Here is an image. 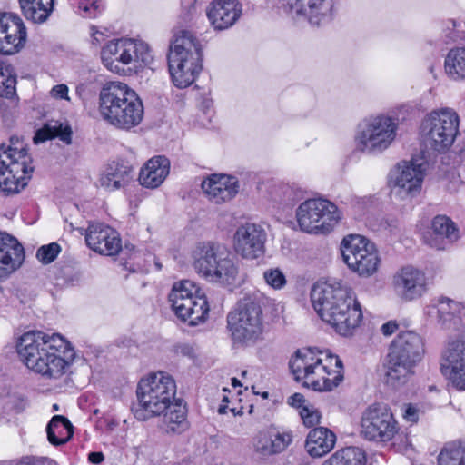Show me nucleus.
Segmentation results:
<instances>
[{
  "mask_svg": "<svg viewBox=\"0 0 465 465\" xmlns=\"http://www.w3.org/2000/svg\"><path fill=\"white\" fill-rule=\"evenodd\" d=\"M348 308L341 309V317L337 322L336 331L341 335L347 336L351 335L353 331L359 327L362 320L361 307L354 292L351 290L347 302Z\"/></svg>",
  "mask_w": 465,
  "mask_h": 465,
  "instance_id": "34",
  "label": "nucleus"
},
{
  "mask_svg": "<svg viewBox=\"0 0 465 465\" xmlns=\"http://www.w3.org/2000/svg\"><path fill=\"white\" fill-rule=\"evenodd\" d=\"M229 394H230V391L224 388L223 395V399H222L223 403L220 405L219 410H218L219 413H226L227 409H229L228 405L226 404L230 401Z\"/></svg>",
  "mask_w": 465,
  "mask_h": 465,
  "instance_id": "54",
  "label": "nucleus"
},
{
  "mask_svg": "<svg viewBox=\"0 0 465 465\" xmlns=\"http://www.w3.org/2000/svg\"><path fill=\"white\" fill-rule=\"evenodd\" d=\"M437 461L438 465H460V442L445 444L438 455Z\"/></svg>",
  "mask_w": 465,
  "mask_h": 465,
  "instance_id": "44",
  "label": "nucleus"
},
{
  "mask_svg": "<svg viewBox=\"0 0 465 465\" xmlns=\"http://www.w3.org/2000/svg\"><path fill=\"white\" fill-rule=\"evenodd\" d=\"M397 123L391 117L377 116L368 123L357 135V147L361 151H383L396 135Z\"/></svg>",
  "mask_w": 465,
  "mask_h": 465,
  "instance_id": "17",
  "label": "nucleus"
},
{
  "mask_svg": "<svg viewBox=\"0 0 465 465\" xmlns=\"http://www.w3.org/2000/svg\"><path fill=\"white\" fill-rule=\"evenodd\" d=\"M266 232L258 224L245 223L239 226L233 235V248L244 259L253 260L264 252Z\"/></svg>",
  "mask_w": 465,
  "mask_h": 465,
  "instance_id": "19",
  "label": "nucleus"
},
{
  "mask_svg": "<svg viewBox=\"0 0 465 465\" xmlns=\"http://www.w3.org/2000/svg\"><path fill=\"white\" fill-rule=\"evenodd\" d=\"M232 384L233 387H237V386L241 385L240 381L236 378L232 379Z\"/></svg>",
  "mask_w": 465,
  "mask_h": 465,
  "instance_id": "57",
  "label": "nucleus"
},
{
  "mask_svg": "<svg viewBox=\"0 0 465 465\" xmlns=\"http://www.w3.org/2000/svg\"><path fill=\"white\" fill-rule=\"evenodd\" d=\"M341 252L348 268L361 277H370L381 264L379 252L373 242L360 234H349L341 243Z\"/></svg>",
  "mask_w": 465,
  "mask_h": 465,
  "instance_id": "13",
  "label": "nucleus"
},
{
  "mask_svg": "<svg viewBox=\"0 0 465 465\" xmlns=\"http://www.w3.org/2000/svg\"><path fill=\"white\" fill-rule=\"evenodd\" d=\"M85 242L90 249L104 255H114L122 248L119 233L101 223L89 224L85 232Z\"/></svg>",
  "mask_w": 465,
  "mask_h": 465,
  "instance_id": "23",
  "label": "nucleus"
},
{
  "mask_svg": "<svg viewBox=\"0 0 465 465\" xmlns=\"http://www.w3.org/2000/svg\"><path fill=\"white\" fill-rule=\"evenodd\" d=\"M17 353L25 366L49 379L64 375L74 357L70 342L61 334L31 331L17 343Z\"/></svg>",
  "mask_w": 465,
  "mask_h": 465,
  "instance_id": "1",
  "label": "nucleus"
},
{
  "mask_svg": "<svg viewBox=\"0 0 465 465\" xmlns=\"http://www.w3.org/2000/svg\"><path fill=\"white\" fill-rule=\"evenodd\" d=\"M448 22H449V24H451V25H452L453 29H455V28L458 26V25H457L456 21H455V20H453V19H450V20H449ZM460 25H459V26H460Z\"/></svg>",
  "mask_w": 465,
  "mask_h": 465,
  "instance_id": "58",
  "label": "nucleus"
},
{
  "mask_svg": "<svg viewBox=\"0 0 465 465\" xmlns=\"http://www.w3.org/2000/svg\"><path fill=\"white\" fill-rule=\"evenodd\" d=\"M101 58L108 70L117 74L124 72L125 65L137 68L153 59L147 44L132 39L111 41L102 49Z\"/></svg>",
  "mask_w": 465,
  "mask_h": 465,
  "instance_id": "12",
  "label": "nucleus"
},
{
  "mask_svg": "<svg viewBox=\"0 0 465 465\" xmlns=\"http://www.w3.org/2000/svg\"><path fill=\"white\" fill-rule=\"evenodd\" d=\"M230 411H231L233 414H235V409H234V408H231V409H230Z\"/></svg>",
  "mask_w": 465,
  "mask_h": 465,
  "instance_id": "59",
  "label": "nucleus"
},
{
  "mask_svg": "<svg viewBox=\"0 0 465 465\" xmlns=\"http://www.w3.org/2000/svg\"><path fill=\"white\" fill-rule=\"evenodd\" d=\"M133 177V167L127 163H113L101 178V184L109 191L125 186Z\"/></svg>",
  "mask_w": 465,
  "mask_h": 465,
  "instance_id": "35",
  "label": "nucleus"
},
{
  "mask_svg": "<svg viewBox=\"0 0 465 465\" xmlns=\"http://www.w3.org/2000/svg\"><path fill=\"white\" fill-rule=\"evenodd\" d=\"M60 246L56 242L44 245L37 250L36 257L43 263L52 262L60 252Z\"/></svg>",
  "mask_w": 465,
  "mask_h": 465,
  "instance_id": "47",
  "label": "nucleus"
},
{
  "mask_svg": "<svg viewBox=\"0 0 465 465\" xmlns=\"http://www.w3.org/2000/svg\"><path fill=\"white\" fill-rule=\"evenodd\" d=\"M336 435L324 427L312 430L306 438L305 449L312 458H321L335 446Z\"/></svg>",
  "mask_w": 465,
  "mask_h": 465,
  "instance_id": "33",
  "label": "nucleus"
},
{
  "mask_svg": "<svg viewBox=\"0 0 465 465\" xmlns=\"http://www.w3.org/2000/svg\"><path fill=\"white\" fill-rule=\"evenodd\" d=\"M351 289L341 283H317L311 292L312 306L322 321L337 330V322L341 320V309H347L346 303Z\"/></svg>",
  "mask_w": 465,
  "mask_h": 465,
  "instance_id": "15",
  "label": "nucleus"
},
{
  "mask_svg": "<svg viewBox=\"0 0 465 465\" xmlns=\"http://www.w3.org/2000/svg\"><path fill=\"white\" fill-rule=\"evenodd\" d=\"M137 407L134 415L138 420L161 416L164 410L179 400L176 397V383L164 372H157L141 379L136 389Z\"/></svg>",
  "mask_w": 465,
  "mask_h": 465,
  "instance_id": "6",
  "label": "nucleus"
},
{
  "mask_svg": "<svg viewBox=\"0 0 465 465\" xmlns=\"http://www.w3.org/2000/svg\"><path fill=\"white\" fill-rule=\"evenodd\" d=\"M227 328L234 344L250 347L262 341L265 323L260 302L250 297L240 300L227 315Z\"/></svg>",
  "mask_w": 465,
  "mask_h": 465,
  "instance_id": "10",
  "label": "nucleus"
},
{
  "mask_svg": "<svg viewBox=\"0 0 465 465\" xmlns=\"http://www.w3.org/2000/svg\"><path fill=\"white\" fill-rule=\"evenodd\" d=\"M26 40V28L17 15H0V53L12 54L18 52Z\"/></svg>",
  "mask_w": 465,
  "mask_h": 465,
  "instance_id": "22",
  "label": "nucleus"
},
{
  "mask_svg": "<svg viewBox=\"0 0 465 465\" xmlns=\"http://www.w3.org/2000/svg\"><path fill=\"white\" fill-rule=\"evenodd\" d=\"M295 381L318 391H331L344 379V367L338 355L311 348L298 350L290 360Z\"/></svg>",
  "mask_w": 465,
  "mask_h": 465,
  "instance_id": "2",
  "label": "nucleus"
},
{
  "mask_svg": "<svg viewBox=\"0 0 465 465\" xmlns=\"http://www.w3.org/2000/svg\"><path fill=\"white\" fill-rule=\"evenodd\" d=\"M198 288L191 281H182L175 283L169 294V301L171 304L175 303V301L183 302L188 298L197 297Z\"/></svg>",
  "mask_w": 465,
  "mask_h": 465,
  "instance_id": "43",
  "label": "nucleus"
},
{
  "mask_svg": "<svg viewBox=\"0 0 465 465\" xmlns=\"http://www.w3.org/2000/svg\"><path fill=\"white\" fill-rule=\"evenodd\" d=\"M296 218L302 231L327 234L338 224L341 213L333 203L326 199H309L299 205Z\"/></svg>",
  "mask_w": 465,
  "mask_h": 465,
  "instance_id": "11",
  "label": "nucleus"
},
{
  "mask_svg": "<svg viewBox=\"0 0 465 465\" xmlns=\"http://www.w3.org/2000/svg\"><path fill=\"white\" fill-rule=\"evenodd\" d=\"M263 279L265 282L274 290L282 289L287 280L284 273L279 268H270L264 271Z\"/></svg>",
  "mask_w": 465,
  "mask_h": 465,
  "instance_id": "45",
  "label": "nucleus"
},
{
  "mask_svg": "<svg viewBox=\"0 0 465 465\" xmlns=\"http://www.w3.org/2000/svg\"><path fill=\"white\" fill-rule=\"evenodd\" d=\"M202 47L190 32L183 31L170 45L168 66L172 80L178 88L192 84L202 70Z\"/></svg>",
  "mask_w": 465,
  "mask_h": 465,
  "instance_id": "8",
  "label": "nucleus"
},
{
  "mask_svg": "<svg viewBox=\"0 0 465 465\" xmlns=\"http://www.w3.org/2000/svg\"><path fill=\"white\" fill-rule=\"evenodd\" d=\"M0 465H55V463L48 458L26 456L18 460L1 462Z\"/></svg>",
  "mask_w": 465,
  "mask_h": 465,
  "instance_id": "48",
  "label": "nucleus"
},
{
  "mask_svg": "<svg viewBox=\"0 0 465 465\" xmlns=\"http://www.w3.org/2000/svg\"><path fill=\"white\" fill-rule=\"evenodd\" d=\"M300 416L306 427H313L320 423L321 413L312 404H305L300 411Z\"/></svg>",
  "mask_w": 465,
  "mask_h": 465,
  "instance_id": "46",
  "label": "nucleus"
},
{
  "mask_svg": "<svg viewBox=\"0 0 465 465\" xmlns=\"http://www.w3.org/2000/svg\"><path fill=\"white\" fill-rule=\"evenodd\" d=\"M431 231L430 235L426 237V242L438 250L445 249L448 243L455 242L459 237L454 223L444 215H438L433 219Z\"/></svg>",
  "mask_w": 465,
  "mask_h": 465,
  "instance_id": "32",
  "label": "nucleus"
},
{
  "mask_svg": "<svg viewBox=\"0 0 465 465\" xmlns=\"http://www.w3.org/2000/svg\"><path fill=\"white\" fill-rule=\"evenodd\" d=\"M16 76L14 68L0 61V96L11 98L15 94Z\"/></svg>",
  "mask_w": 465,
  "mask_h": 465,
  "instance_id": "41",
  "label": "nucleus"
},
{
  "mask_svg": "<svg viewBox=\"0 0 465 465\" xmlns=\"http://www.w3.org/2000/svg\"><path fill=\"white\" fill-rule=\"evenodd\" d=\"M242 15L236 0H213L207 8V17L216 30H224L235 24Z\"/></svg>",
  "mask_w": 465,
  "mask_h": 465,
  "instance_id": "28",
  "label": "nucleus"
},
{
  "mask_svg": "<svg viewBox=\"0 0 465 465\" xmlns=\"http://www.w3.org/2000/svg\"><path fill=\"white\" fill-rule=\"evenodd\" d=\"M25 251L17 239L0 232V277H6L23 263Z\"/></svg>",
  "mask_w": 465,
  "mask_h": 465,
  "instance_id": "26",
  "label": "nucleus"
},
{
  "mask_svg": "<svg viewBox=\"0 0 465 465\" xmlns=\"http://www.w3.org/2000/svg\"><path fill=\"white\" fill-rule=\"evenodd\" d=\"M420 128L426 145L442 153L455 140L459 132V116L450 109L433 111L423 119Z\"/></svg>",
  "mask_w": 465,
  "mask_h": 465,
  "instance_id": "14",
  "label": "nucleus"
},
{
  "mask_svg": "<svg viewBox=\"0 0 465 465\" xmlns=\"http://www.w3.org/2000/svg\"><path fill=\"white\" fill-rule=\"evenodd\" d=\"M287 13L304 16L312 25H320L332 9V0H281Z\"/></svg>",
  "mask_w": 465,
  "mask_h": 465,
  "instance_id": "24",
  "label": "nucleus"
},
{
  "mask_svg": "<svg viewBox=\"0 0 465 465\" xmlns=\"http://www.w3.org/2000/svg\"><path fill=\"white\" fill-rule=\"evenodd\" d=\"M71 6L81 16L94 18L104 10L103 0H69Z\"/></svg>",
  "mask_w": 465,
  "mask_h": 465,
  "instance_id": "42",
  "label": "nucleus"
},
{
  "mask_svg": "<svg viewBox=\"0 0 465 465\" xmlns=\"http://www.w3.org/2000/svg\"><path fill=\"white\" fill-rule=\"evenodd\" d=\"M202 189L211 202L223 203L236 195L238 183L232 176L214 173L202 182Z\"/></svg>",
  "mask_w": 465,
  "mask_h": 465,
  "instance_id": "27",
  "label": "nucleus"
},
{
  "mask_svg": "<svg viewBox=\"0 0 465 465\" xmlns=\"http://www.w3.org/2000/svg\"><path fill=\"white\" fill-rule=\"evenodd\" d=\"M23 15L34 23L45 22L54 10V0H18Z\"/></svg>",
  "mask_w": 465,
  "mask_h": 465,
  "instance_id": "37",
  "label": "nucleus"
},
{
  "mask_svg": "<svg viewBox=\"0 0 465 465\" xmlns=\"http://www.w3.org/2000/svg\"><path fill=\"white\" fill-rule=\"evenodd\" d=\"M292 430L270 426L254 437L252 446L254 452L261 458H269L285 451L292 443Z\"/></svg>",
  "mask_w": 465,
  "mask_h": 465,
  "instance_id": "20",
  "label": "nucleus"
},
{
  "mask_svg": "<svg viewBox=\"0 0 465 465\" xmlns=\"http://www.w3.org/2000/svg\"><path fill=\"white\" fill-rule=\"evenodd\" d=\"M399 329V324L396 321H389L381 325V331L385 336H391Z\"/></svg>",
  "mask_w": 465,
  "mask_h": 465,
  "instance_id": "51",
  "label": "nucleus"
},
{
  "mask_svg": "<svg viewBox=\"0 0 465 465\" xmlns=\"http://www.w3.org/2000/svg\"><path fill=\"white\" fill-rule=\"evenodd\" d=\"M175 314L183 321H189L190 324L195 325L204 321L208 315L209 307L204 296L188 298L183 302L175 301L171 304Z\"/></svg>",
  "mask_w": 465,
  "mask_h": 465,
  "instance_id": "30",
  "label": "nucleus"
},
{
  "mask_svg": "<svg viewBox=\"0 0 465 465\" xmlns=\"http://www.w3.org/2000/svg\"><path fill=\"white\" fill-rule=\"evenodd\" d=\"M88 460L94 464H99L104 460V454L102 452H91Z\"/></svg>",
  "mask_w": 465,
  "mask_h": 465,
  "instance_id": "55",
  "label": "nucleus"
},
{
  "mask_svg": "<svg viewBox=\"0 0 465 465\" xmlns=\"http://www.w3.org/2000/svg\"><path fill=\"white\" fill-rule=\"evenodd\" d=\"M425 313L443 327L450 328L452 325L456 326L458 322L462 320V316H465V305L441 297L432 300L425 307Z\"/></svg>",
  "mask_w": 465,
  "mask_h": 465,
  "instance_id": "25",
  "label": "nucleus"
},
{
  "mask_svg": "<svg viewBox=\"0 0 465 465\" xmlns=\"http://www.w3.org/2000/svg\"><path fill=\"white\" fill-rule=\"evenodd\" d=\"M396 293L405 301H413L421 297L428 289L425 273L412 266H406L398 271L392 279Z\"/></svg>",
  "mask_w": 465,
  "mask_h": 465,
  "instance_id": "21",
  "label": "nucleus"
},
{
  "mask_svg": "<svg viewBox=\"0 0 465 465\" xmlns=\"http://www.w3.org/2000/svg\"><path fill=\"white\" fill-rule=\"evenodd\" d=\"M361 434L369 440L391 443L396 451H405L411 446L408 433L400 430L390 406L383 402L371 404L363 411Z\"/></svg>",
  "mask_w": 465,
  "mask_h": 465,
  "instance_id": "5",
  "label": "nucleus"
},
{
  "mask_svg": "<svg viewBox=\"0 0 465 465\" xmlns=\"http://www.w3.org/2000/svg\"><path fill=\"white\" fill-rule=\"evenodd\" d=\"M305 400L301 393H294L288 399V403L297 408H302L304 406Z\"/></svg>",
  "mask_w": 465,
  "mask_h": 465,
  "instance_id": "53",
  "label": "nucleus"
},
{
  "mask_svg": "<svg viewBox=\"0 0 465 465\" xmlns=\"http://www.w3.org/2000/svg\"><path fill=\"white\" fill-rule=\"evenodd\" d=\"M90 31L93 44L98 45L105 39V35L103 32L99 31L96 28V26L92 25L90 27Z\"/></svg>",
  "mask_w": 465,
  "mask_h": 465,
  "instance_id": "52",
  "label": "nucleus"
},
{
  "mask_svg": "<svg viewBox=\"0 0 465 465\" xmlns=\"http://www.w3.org/2000/svg\"><path fill=\"white\" fill-rule=\"evenodd\" d=\"M365 452L358 447H346L336 450L322 465H365Z\"/></svg>",
  "mask_w": 465,
  "mask_h": 465,
  "instance_id": "38",
  "label": "nucleus"
},
{
  "mask_svg": "<svg viewBox=\"0 0 465 465\" xmlns=\"http://www.w3.org/2000/svg\"><path fill=\"white\" fill-rule=\"evenodd\" d=\"M424 411L417 404L407 403L403 406L402 418L405 421L415 424L418 422L420 417L423 415Z\"/></svg>",
  "mask_w": 465,
  "mask_h": 465,
  "instance_id": "49",
  "label": "nucleus"
},
{
  "mask_svg": "<svg viewBox=\"0 0 465 465\" xmlns=\"http://www.w3.org/2000/svg\"><path fill=\"white\" fill-rule=\"evenodd\" d=\"M72 134V128L68 123L54 122L38 130L34 137V142L38 143L57 137L64 143L71 144Z\"/></svg>",
  "mask_w": 465,
  "mask_h": 465,
  "instance_id": "39",
  "label": "nucleus"
},
{
  "mask_svg": "<svg viewBox=\"0 0 465 465\" xmlns=\"http://www.w3.org/2000/svg\"><path fill=\"white\" fill-rule=\"evenodd\" d=\"M98 109L105 122L123 130L137 126L143 117L141 99L122 82H108L102 87Z\"/></svg>",
  "mask_w": 465,
  "mask_h": 465,
  "instance_id": "3",
  "label": "nucleus"
},
{
  "mask_svg": "<svg viewBox=\"0 0 465 465\" xmlns=\"http://www.w3.org/2000/svg\"><path fill=\"white\" fill-rule=\"evenodd\" d=\"M460 465H465V441L460 442Z\"/></svg>",
  "mask_w": 465,
  "mask_h": 465,
  "instance_id": "56",
  "label": "nucleus"
},
{
  "mask_svg": "<svg viewBox=\"0 0 465 465\" xmlns=\"http://www.w3.org/2000/svg\"><path fill=\"white\" fill-rule=\"evenodd\" d=\"M424 354L421 336L411 331L400 332L391 341L387 354L386 382L392 387L404 384L414 374V369Z\"/></svg>",
  "mask_w": 465,
  "mask_h": 465,
  "instance_id": "4",
  "label": "nucleus"
},
{
  "mask_svg": "<svg viewBox=\"0 0 465 465\" xmlns=\"http://www.w3.org/2000/svg\"><path fill=\"white\" fill-rule=\"evenodd\" d=\"M34 170L32 158L23 140L11 137L0 146V191L15 193L23 189Z\"/></svg>",
  "mask_w": 465,
  "mask_h": 465,
  "instance_id": "9",
  "label": "nucleus"
},
{
  "mask_svg": "<svg viewBox=\"0 0 465 465\" xmlns=\"http://www.w3.org/2000/svg\"><path fill=\"white\" fill-rule=\"evenodd\" d=\"M46 433L52 445L60 446L71 440L74 434V427L67 418L55 415L47 424Z\"/></svg>",
  "mask_w": 465,
  "mask_h": 465,
  "instance_id": "36",
  "label": "nucleus"
},
{
  "mask_svg": "<svg viewBox=\"0 0 465 465\" xmlns=\"http://www.w3.org/2000/svg\"><path fill=\"white\" fill-rule=\"evenodd\" d=\"M446 74L453 80H465V48L451 49L445 58Z\"/></svg>",
  "mask_w": 465,
  "mask_h": 465,
  "instance_id": "40",
  "label": "nucleus"
},
{
  "mask_svg": "<svg viewBox=\"0 0 465 465\" xmlns=\"http://www.w3.org/2000/svg\"><path fill=\"white\" fill-rule=\"evenodd\" d=\"M262 396H263V398H267L268 393H267V392H265V393H263V395H262Z\"/></svg>",
  "mask_w": 465,
  "mask_h": 465,
  "instance_id": "60",
  "label": "nucleus"
},
{
  "mask_svg": "<svg viewBox=\"0 0 465 465\" xmlns=\"http://www.w3.org/2000/svg\"><path fill=\"white\" fill-rule=\"evenodd\" d=\"M425 164L417 159L399 163L391 173V193L399 201L411 202L420 194Z\"/></svg>",
  "mask_w": 465,
  "mask_h": 465,
  "instance_id": "16",
  "label": "nucleus"
},
{
  "mask_svg": "<svg viewBox=\"0 0 465 465\" xmlns=\"http://www.w3.org/2000/svg\"><path fill=\"white\" fill-rule=\"evenodd\" d=\"M193 266L209 282L232 286L239 277V265L229 252L211 242L199 243L192 251Z\"/></svg>",
  "mask_w": 465,
  "mask_h": 465,
  "instance_id": "7",
  "label": "nucleus"
},
{
  "mask_svg": "<svg viewBox=\"0 0 465 465\" xmlns=\"http://www.w3.org/2000/svg\"><path fill=\"white\" fill-rule=\"evenodd\" d=\"M162 415L161 428L166 434H181L189 429L187 408L182 399L172 402Z\"/></svg>",
  "mask_w": 465,
  "mask_h": 465,
  "instance_id": "31",
  "label": "nucleus"
},
{
  "mask_svg": "<svg viewBox=\"0 0 465 465\" xmlns=\"http://www.w3.org/2000/svg\"><path fill=\"white\" fill-rule=\"evenodd\" d=\"M169 173V160L165 156H154L143 165L138 181L143 187L155 189L164 182Z\"/></svg>",
  "mask_w": 465,
  "mask_h": 465,
  "instance_id": "29",
  "label": "nucleus"
},
{
  "mask_svg": "<svg viewBox=\"0 0 465 465\" xmlns=\"http://www.w3.org/2000/svg\"><path fill=\"white\" fill-rule=\"evenodd\" d=\"M68 86L64 84H56L50 90V96L56 100H66L70 101L68 96Z\"/></svg>",
  "mask_w": 465,
  "mask_h": 465,
  "instance_id": "50",
  "label": "nucleus"
},
{
  "mask_svg": "<svg viewBox=\"0 0 465 465\" xmlns=\"http://www.w3.org/2000/svg\"><path fill=\"white\" fill-rule=\"evenodd\" d=\"M442 375L459 391H465V341H450L440 359Z\"/></svg>",
  "mask_w": 465,
  "mask_h": 465,
  "instance_id": "18",
  "label": "nucleus"
}]
</instances>
